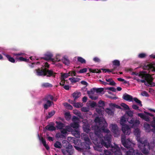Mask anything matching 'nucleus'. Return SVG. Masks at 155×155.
I'll use <instances>...</instances> for the list:
<instances>
[{"label": "nucleus", "instance_id": "ddd939ff", "mask_svg": "<svg viewBox=\"0 0 155 155\" xmlns=\"http://www.w3.org/2000/svg\"><path fill=\"white\" fill-rule=\"evenodd\" d=\"M45 56L41 58V59H43L45 60H51L53 61V59L52 58V54L51 53L47 54H45Z\"/></svg>", "mask_w": 155, "mask_h": 155}, {"label": "nucleus", "instance_id": "6ab92c4d", "mask_svg": "<svg viewBox=\"0 0 155 155\" xmlns=\"http://www.w3.org/2000/svg\"><path fill=\"white\" fill-rule=\"evenodd\" d=\"M5 55L9 61L13 63H15V59L11 57L10 55L8 54H5Z\"/></svg>", "mask_w": 155, "mask_h": 155}, {"label": "nucleus", "instance_id": "9d476101", "mask_svg": "<svg viewBox=\"0 0 155 155\" xmlns=\"http://www.w3.org/2000/svg\"><path fill=\"white\" fill-rule=\"evenodd\" d=\"M145 67L146 68H144L145 69L155 71V63H150L148 64Z\"/></svg>", "mask_w": 155, "mask_h": 155}, {"label": "nucleus", "instance_id": "69168bd1", "mask_svg": "<svg viewBox=\"0 0 155 155\" xmlns=\"http://www.w3.org/2000/svg\"><path fill=\"white\" fill-rule=\"evenodd\" d=\"M90 98L92 100H95L97 99L98 97L96 96L93 97L92 95H90Z\"/></svg>", "mask_w": 155, "mask_h": 155}, {"label": "nucleus", "instance_id": "a878e982", "mask_svg": "<svg viewBox=\"0 0 155 155\" xmlns=\"http://www.w3.org/2000/svg\"><path fill=\"white\" fill-rule=\"evenodd\" d=\"M70 72H68V73H65L63 74H61V80L63 81L66 78H68L70 76Z\"/></svg>", "mask_w": 155, "mask_h": 155}, {"label": "nucleus", "instance_id": "e2e57ef3", "mask_svg": "<svg viewBox=\"0 0 155 155\" xmlns=\"http://www.w3.org/2000/svg\"><path fill=\"white\" fill-rule=\"evenodd\" d=\"M137 115L138 116H139L142 119H143L144 116L145 115L144 114L142 113H138Z\"/></svg>", "mask_w": 155, "mask_h": 155}, {"label": "nucleus", "instance_id": "393cba45", "mask_svg": "<svg viewBox=\"0 0 155 155\" xmlns=\"http://www.w3.org/2000/svg\"><path fill=\"white\" fill-rule=\"evenodd\" d=\"M112 63L113 65L114 66V67H115V69H116V67H119L120 65V62L119 60H115L113 61L112 62Z\"/></svg>", "mask_w": 155, "mask_h": 155}, {"label": "nucleus", "instance_id": "a19ab883", "mask_svg": "<svg viewBox=\"0 0 155 155\" xmlns=\"http://www.w3.org/2000/svg\"><path fill=\"white\" fill-rule=\"evenodd\" d=\"M126 113L128 116V117H133V112L132 111L129 110L127 111Z\"/></svg>", "mask_w": 155, "mask_h": 155}, {"label": "nucleus", "instance_id": "0eeeda50", "mask_svg": "<svg viewBox=\"0 0 155 155\" xmlns=\"http://www.w3.org/2000/svg\"><path fill=\"white\" fill-rule=\"evenodd\" d=\"M45 73L46 75L48 77H51V76L54 77L56 73L54 72L52 70H48L45 68Z\"/></svg>", "mask_w": 155, "mask_h": 155}, {"label": "nucleus", "instance_id": "2f4dec72", "mask_svg": "<svg viewBox=\"0 0 155 155\" xmlns=\"http://www.w3.org/2000/svg\"><path fill=\"white\" fill-rule=\"evenodd\" d=\"M78 61L82 64H85L86 62L85 60L80 57H78L77 58Z\"/></svg>", "mask_w": 155, "mask_h": 155}, {"label": "nucleus", "instance_id": "6e6d98bb", "mask_svg": "<svg viewBox=\"0 0 155 155\" xmlns=\"http://www.w3.org/2000/svg\"><path fill=\"white\" fill-rule=\"evenodd\" d=\"M74 113L76 115L80 117V115L81 114V113L79 111H78V110H76L74 111Z\"/></svg>", "mask_w": 155, "mask_h": 155}, {"label": "nucleus", "instance_id": "7ed1b4c3", "mask_svg": "<svg viewBox=\"0 0 155 155\" xmlns=\"http://www.w3.org/2000/svg\"><path fill=\"white\" fill-rule=\"evenodd\" d=\"M126 122L125 118L123 116L120 120V124L122 125V130L124 134L129 135L130 133V129L128 125L125 124Z\"/></svg>", "mask_w": 155, "mask_h": 155}, {"label": "nucleus", "instance_id": "09e8293b", "mask_svg": "<svg viewBox=\"0 0 155 155\" xmlns=\"http://www.w3.org/2000/svg\"><path fill=\"white\" fill-rule=\"evenodd\" d=\"M98 104L100 105L101 107H104L105 106V103L104 101L100 100L98 102Z\"/></svg>", "mask_w": 155, "mask_h": 155}, {"label": "nucleus", "instance_id": "c03bdc74", "mask_svg": "<svg viewBox=\"0 0 155 155\" xmlns=\"http://www.w3.org/2000/svg\"><path fill=\"white\" fill-rule=\"evenodd\" d=\"M146 56L147 55L146 54L144 53H141L140 54L138 55V57L140 58H145Z\"/></svg>", "mask_w": 155, "mask_h": 155}, {"label": "nucleus", "instance_id": "bf43d9fd", "mask_svg": "<svg viewBox=\"0 0 155 155\" xmlns=\"http://www.w3.org/2000/svg\"><path fill=\"white\" fill-rule=\"evenodd\" d=\"M74 147L76 149L78 150L79 151H83L82 149L81 148V147H79L77 146H74Z\"/></svg>", "mask_w": 155, "mask_h": 155}, {"label": "nucleus", "instance_id": "473e14b6", "mask_svg": "<svg viewBox=\"0 0 155 155\" xmlns=\"http://www.w3.org/2000/svg\"><path fill=\"white\" fill-rule=\"evenodd\" d=\"M54 146L56 148H61V144L60 142L57 141L54 143Z\"/></svg>", "mask_w": 155, "mask_h": 155}, {"label": "nucleus", "instance_id": "0e129e2a", "mask_svg": "<svg viewBox=\"0 0 155 155\" xmlns=\"http://www.w3.org/2000/svg\"><path fill=\"white\" fill-rule=\"evenodd\" d=\"M96 111L99 114H102L103 112L101 109L99 108H96Z\"/></svg>", "mask_w": 155, "mask_h": 155}, {"label": "nucleus", "instance_id": "13d9d810", "mask_svg": "<svg viewBox=\"0 0 155 155\" xmlns=\"http://www.w3.org/2000/svg\"><path fill=\"white\" fill-rule=\"evenodd\" d=\"M69 72H71L70 73V75L71 76L73 75L74 76H76V73L75 71H70Z\"/></svg>", "mask_w": 155, "mask_h": 155}, {"label": "nucleus", "instance_id": "79ce46f5", "mask_svg": "<svg viewBox=\"0 0 155 155\" xmlns=\"http://www.w3.org/2000/svg\"><path fill=\"white\" fill-rule=\"evenodd\" d=\"M109 105L111 107H115L119 109L120 108V106L118 105L113 104L112 103L110 104Z\"/></svg>", "mask_w": 155, "mask_h": 155}, {"label": "nucleus", "instance_id": "6e6552de", "mask_svg": "<svg viewBox=\"0 0 155 155\" xmlns=\"http://www.w3.org/2000/svg\"><path fill=\"white\" fill-rule=\"evenodd\" d=\"M53 97L51 95H47L45 96L43 98V101L46 102H53L52 101L53 100Z\"/></svg>", "mask_w": 155, "mask_h": 155}, {"label": "nucleus", "instance_id": "de8ad7c7", "mask_svg": "<svg viewBox=\"0 0 155 155\" xmlns=\"http://www.w3.org/2000/svg\"><path fill=\"white\" fill-rule=\"evenodd\" d=\"M87 71V68H84L83 69L80 70L79 71H77V72L79 73H85Z\"/></svg>", "mask_w": 155, "mask_h": 155}, {"label": "nucleus", "instance_id": "4c0bfd02", "mask_svg": "<svg viewBox=\"0 0 155 155\" xmlns=\"http://www.w3.org/2000/svg\"><path fill=\"white\" fill-rule=\"evenodd\" d=\"M82 104L79 102L75 103L74 104V106L77 108L81 107L82 106Z\"/></svg>", "mask_w": 155, "mask_h": 155}, {"label": "nucleus", "instance_id": "c756f323", "mask_svg": "<svg viewBox=\"0 0 155 155\" xmlns=\"http://www.w3.org/2000/svg\"><path fill=\"white\" fill-rule=\"evenodd\" d=\"M71 83H75L76 82H78L80 80V79L78 78H72L69 79Z\"/></svg>", "mask_w": 155, "mask_h": 155}, {"label": "nucleus", "instance_id": "37998d69", "mask_svg": "<svg viewBox=\"0 0 155 155\" xmlns=\"http://www.w3.org/2000/svg\"><path fill=\"white\" fill-rule=\"evenodd\" d=\"M121 106L126 110H128L129 109V106L125 104L122 103L121 104Z\"/></svg>", "mask_w": 155, "mask_h": 155}, {"label": "nucleus", "instance_id": "052dcab7", "mask_svg": "<svg viewBox=\"0 0 155 155\" xmlns=\"http://www.w3.org/2000/svg\"><path fill=\"white\" fill-rule=\"evenodd\" d=\"M93 61L95 62H99L100 61V60L98 57H94L93 59Z\"/></svg>", "mask_w": 155, "mask_h": 155}, {"label": "nucleus", "instance_id": "58836bf2", "mask_svg": "<svg viewBox=\"0 0 155 155\" xmlns=\"http://www.w3.org/2000/svg\"><path fill=\"white\" fill-rule=\"evenodd\" d=\"M133 99H134V101L137 103L139 104V105L140 106H142V104L141 103V102L136 97H135L134 98H133Z\"/></svg>", "mask_w": 155, "mask_h": 155}, {"label": "nucleus", "instance_id": "412c9836", "mask_svg": "<svg viewBox=\"0 0 155 155\" xmlns=\"http://www.w3.org/2000/svg\"><path fill=\"white\" fill-rule=\"evenodd\" d=\"M41 86L44 88L51 87L53 85L52 84L48 83H42L41 84Z\"/></svg>", "mask_w": 155, "mask_h": 155}, {"label": "nucleus", "instance_id": "e433bc0d", "mask_svg": "<svg viewBox=\"0 0 155 155\" xmlns=\"http://www.w3.org/2000/svg\"><path fill=\"white\" fill-rule=\"evenodd\" d=\"M115 70V67H114V69H111V70H110L109 69H102L103 71L104 72H105V73H106V72H112L113 70Z\"/></svg>", "mask_w": 155, "mask_h": 155}, {"label": "nucleus", "instance_id": "338daca9", "mask_svg": "<svg viewBox=\"0 0 155 155\" xmlns=\"http://www.w3.org/2000/svg\"><path fill=\"white\" fill-rule=\"evenodd\" d=\"M87 94L90 97V95H92V94H93V91L92 90H91V91H87Z\"/></svg>", "mask_w": 155, "mask_h": 155}, {"label": "nucleus", "instance_id": "864d4df0", "mask_svg": "<svg viewBox=\"0 0 155 155\" xmlns=\"http://www.w3.org/2000/svg\"><path fill=\"white\" fill-rule=\"evenodd\" d=\"M141 94L143 96L148 97L149 96V95L147 92L145 91L142 92L141 93Z\"/></svg>", "mask_w": 155, "mask_h": 155}, {"label": "nucleus", "instance_id": "680f3d73", "mask_svg": "<svg viewBox=\"0 0 155 155\" xmlns=\"http://www.w3.org/2000/svg\"><path fill=\"white\" fill-rule=\"evenodd\" d=\"M107 89L110 90L113 92H115L116 91V89L114 87H109L107 88Z\"/></svg>", "mask_w": 155, "mask_h": 155}, {"label": "nucleus", "instance_id": "3c124183", "mask_svg": "<svg viewBox=\"0 0 155 155\" xmlns=\"http://www.w3.org/2000/svg\"><path fill=\"white\" fill-rule=\"evenodd\" d=\"M84 132L87 133H89L91 131L90 129L87 127H84Z\"/></svg>", "mask_w": 155, "mask_h": 155}, {"label": "nucleus", "instance_id": "2eb2a0df", "mask_svg": "<svg viewBox=\"0 0 155 155\" xmlns=\"http://www.w3.org/2000/svg\"><path fill=\"white\" fill-rule=\"evenodd\" d=\"M146 78L147 79H148V78H150L149 85H150L151 87L155 86V83L153 82V78L151 75L150 74V75L147 76Z\"/></svg>", "mask_w": 155, "mask_h": 155}, {"label": "nucleus", "instance_id": "5fc2aeb1", "mask_svg": "<svg viewBox=\"0 0 155 155\" xmlns=\"http://www.w3.org/2000/svg\"><path fill=\"white\" fill-rule=\"evenodd\" d=\"M150 118L149 116H147L145 115L143 119L146 121L148 122L150 120Z\"/></svg>", "mask_w": 155, "mask_h": 155}, {"label": "nucleus", "instance_id": "72a5a7b5", "mask_svg": "<svg viewBox=\"0 0 155 155\" xmlns=\"http://www.w3.org/2000/svg\"><path fill=\"white\" fill-rule=\"evenodd\" d=\"M89 70L90 72L93 73H100L101 72V71L98 69L93 70L91 68H89Z\"/></svg>", "mask_w": 155, "mask_h": 155}, {"label": "nucleus", "instance_id": "9b49d317", "mask_svg": "<svg viewBox=\"0 0 155 155\" xmlns=\"http://www.w3.org/2000/svg\"><path fill=\"white\" fill-rule=\"evenodd\" d=\"M123 98L127 101H133V97L132 96L126 93L124 94L122 97Z\"/></svg>", "mask_w": 155, "mask_h": 155}, {"label": "nucleus", "instance_id": "f3484780", "mask_svg": "<svg viewBox=\"0 0 155 155\" xmlns=\"http://www.w3.org/2000/svg\"><path fill=\"white\" fill-rule=\"evenodd\" d=\"M82 138L84 141V142L91 143L90 141V139L88 137V135L86 134H83L82 136Z\"/></svg>", "mask_w": 155, "mask_h": 155}, {"label": "nucleus", "instance_id": "8fccbe9b", "mask_svg": "<svg viewBox=\"0 0 155 155\" xmlns=\"http://www.w3.org/2000/svg\"><path fill=\"white\" fill-rule=\"evenodd\" d=\"M104 90V89L103 88H99L96 89V92L97 93H101Z\"/></svg>", "mask_w": 155, "mask_h": 155}, {"label": "nucleus", "instance_id": "f03ea898", "mask_svg": "<svg viewBox=\"0 0 155 155\" xmlns=\"http://www.w3.org/2000/svg\"><path fill=\"white\" fill-rule=\"evenodd\" d=\"M138 141L139 148L141 150L143 154L147 155L150 150V146L147 140H144L143 141L141 138H139Z\"/></svg>", "mask_w": 155, "mask_h": 155}, {"label": "nucleus", "instance_id": "4468645a", "mask_svg": "<svg viewBox=\"0 0 155 155\" xmlns=\"http://www.w3.org/2000/svg\"><path fill=\"white\" fill-rule=\"evenodd\" d=\"M74 98V101L76 100L81 96V93L80 92L75 91L72 94Z\"/></svg>", "mask_w": 155, "mask_h": 155}, {"label": "nucleus", "instance_id": "774afa93", "mask_svg": "<svg viewBox=\"0 0 155 155\" xmlns=\"http://www.w3.org/2000/svg\"><path fill=\"white\" fill-rule=\"evenodd\" d=\"M132 108L135 110H137L139 108V107L135 104H133L132 106Z\"/></svg>", "mask_w": 155, "mask_h": 155}, {"label": "nucleus", "instance_id": "dca6fc26", "mask_svg": "<svg viewBox=\"0 0 155 155\" xmlns=\"http://www.w3.org/2000/svg\"><path fill=\"white\" fill-rule=\"evenodd\" d=\"M15 59L16 60H17L19 61H25L26 62H28L29 61V59H27L22 57H19L18 56L16 57L15 58Z\"/></svg>", "mask_w": 155, "mask_h": 155}, {"label": "nucleus", "instance_id": "4d7b16f0", "mask_svg": "<svg viewBox=\"0 0 155 155\" xmlns=\"http://www.w3.org/2000/svg\"><path fill=\"white\" fill-rule=\"evenodd\" d=\"M61 133L64 134H65L67 132V129H63L61 130Z\"/></svg>", "mask_w": 155, "mask_h": 155}, {"label": "nucleus", "instance_id": "20e7f679", "mask_svg": "<svg viewBox=\"0 0 155 155\" xmlns=\"http://www.w3.org/2000/svg\"><path fill=\"white\" fill-rule=\"evenodd\" d=\"M127 121L130 124H132V127L133 128H135L137 127L140 124V121L139 120H135L134 118L133 117H128Z\"/></svg>", "mask_w": 155, "mask_h": 155}, {"label": "nucleus", "instance_id": "c85d7f7f", "mask_svg": "<svg viewBox=\"0 0 155 155\" xmlns=\"http://www.w3.org/2000/svg\"><path fill=\"white\" fill-rule=\"evenodd\" d=\"M62 62L65 65H68L70 63L69 60L65 57H64L61 60Z\"/></svg>", "mask_w": 155, "mask_h": 155}, {"label": "nucleus", "instance_id": "7c9ffc66", "mask_svg": "<svg viewBox=\"0 0 155 155\" xmlns=\"http://www.w3.org/2000/svg\"><path fill=\"white\" fill-rule=\"evenodd\" d=\"M148 75H150L149 74H146L144 75V78L145 79L146 81H147L146 82L145 81V82H144V84L146 86H149V84H150V78H148L147 79L146 78L147 76Z\"/></svg>", "mask_w": 155, "mask_h": 155}, {"label": "nucleus", "instance_id": "603ef678", "mask_svg": "<svg viewBox=\"0 0 155 155\" xmlns=\"http://www.w3.org/2000/svg\"><path fill=\"white\" fill-rule=\"evenodd\" d=\"M79 120V118L75 116H73V118H72V121L73 122H76V121L78 120Z\"/></svg>", "mask_w": 155, "mask_h": 155}, {"label": "nucleus", "instance_id": "b1692460", "mask_svg": "<svg viewBox=\"0 0 155 155\" xmlns=\"http://www.w3.org/2000/svg\"><path fill=\"white\" fill-rule=\"evenodd\" d=\"M55 113L54 110H52L48 113V115L46 116V118L47 119H49L53 116Z\"/></svg>", "mask_w": 155, "mask_h": 155}, {"label": "nucleus", "instance_id": "49530a36", "mask_svg": "<svg viewBox=\"0 0 155 155\" xmlns=\"http://www.w3.org/2000/svg\"><path fill=\"white\" fill-rule=\"evenodd\" d=\"M106 111L109 115H112L113 113L112 110L109 108H107L106 110Z\"/></svg>", "mask_w": 155, "mask_h": 155}, {"label": "nucleus", "instance_id": "39448f33", "mask_svg": "<svg viewBox=\"0 0 155 155\" xmlns=\"http://www.w3.org/2000/svg\"><path fill=\"white\" fill-rule=\"evenodd\" d=\"M45 68L42 67L35 70L36 71V74L39 76H45L46 75L45 73Z\"/></svg>", "mask_w": 155, "mask_h": 155}, {"label": "nucleus", "instance_id": "cd10ccee", "mask_svg": "<svg viewBox=\"0 0 155 155\" xmlns=\"http://www.w3.org/2000/svg\"><path fill=\"white\" fill-rule=\"evenodd\" d=\"M70 126L71 127L74 128H78L79 127V124L76 122H74L70 124Z\"/></svg>", "mask_w": 155, "mask_h": 155}, {"label": "nucleus", "instance_id": "bb28decb", "mask_svg": "<svg viewBox=\"0 0 155 155\" xmlns=\"http://www.w3.org/2000/svg\"><path fill=\"white\" fill-rule=\"evenodd\" d=\"M64 116L66 119L67 120H70L71 117V116L69 112H65L64 114Z\"/></svg>", "mask_w": 155, "mask_h": 155}, {"label": "nucleus", "instance_id": "aec40b11", "mask_svg": "<svg viewBox=\"0 0 155 155\" xmlns=\"http://www.w3.org/2000/svg\"><path fill=\"white\" fill-rule=\"evenodd\" d=\"M52 104H53V102H46V103L44 104L43 107L45 110H47L49 107H51Z\"/></svg>", "mask_w": 155, "mask_h": 155}, {"label": "nucleus", "instance_id": "423d86ee", "mask_svg": "<svg viewBox=\"0 0 155 155\" xmlns=\"http://www.w3.org/2000/svg\"><path fill=\"white\" fill-rule=\"evenodd\" d=\"M111 131L114 134L115 137H117L119 134L118 127L116 124L112 125Z\"/></svg>", "mask_w": 155, "mask_h": 155}, {"label": "nucleus", "instance_id": "f8f14e48", "mask_svg": "<svg viewBox=\"0 0 155 155\" xmlns=\"http://www.w3.org/2000/svg\"><path fill=\"white\" fill-rule=\"evenodd\" d=\"M55 123L56 124V127L57 129L61 130L65 126V124L60 121H56Z\"/></svg>", "mask_w": 155, "mask_h": 155}, {"label": "nucleus", "instance_id": "ea45409f", "mask_svg": "<svg viewBox=\"0 0 155 155\" xmlns=\"http://www.w3.org/2000/svg\"><path fill=\"white\" fill-rule=\"evenodd\" d=\"M115 155H122V153L120 149H117L114 151Z\"/></svg>", "mask_w": 155, "mask_h": 155}, {"label": "nucleus", "instance_id": "c9c22d12", "mask_svg": "<svg viewBox=\"0 0 155 155\" xmlns=\"http://www.w3.org/2000/svg\"><path fill=\"white\" fill-rule=\"evenodd\" d=\"M64 106L68 109L71 110L73 109V107L72 106L68 103H65L64 104Z\"/></svg>", "mask_w": 155, "mask_h": 155}, {"label": "nucleus", "instance_id": "5701e85b", "mask_svg": "<svg viewBox=\"0 0 155 155\" xmlns=\"http://www.w3.org/2000/svg\"><path fill=\"white\" fill-rule=\"evenodd\" d=\"M72 134L74 136L77 138H79L80 137V132L78 130H75L74 131H73Z\"/></svg>", "mask_w": 155, "mask_h": 155}, {"label": "nucleus", "instance_id": "1a4fd4ad", "mask_svg": "<svg viewBox=\"0 0 155 155\" xmlns=\"http://www.w3.org/2000/svg\"><path fill=\"white\" fill-rule=\"evenodd\" d=\"M91 143L83 142L81 144V147L82 149L84 151L86 150H89L90 149V144Z\"/></svg>", "mask_w": 155, "mask_h": 155}, {"label": "nucleus", "instance_id": "a211bd4d", "mask_svg": "<svg viewBox=\"0 0 155 155\" xmlns=\"http://www.w3.org/2000/svg\"><path fill=\"white\" fill-rule=\"evenodd\" d=\"M46 129L50 131H53L56 130V128L54 126L51 125H47L45 127Z\"/></svg>", "mask_w": 155, "mask_h": 155}, {"label": "nucleus", "instance_id": "f257e3e1", "mask_svg": "<svg viewBox=\"0 0 155 155\" xmlns=\"http://www.w3.org/2000/svg\"><path fill=\"white\" fill-rule=\"evenodd\" d=\"M121 142L122 145L128 149L130 148L129 150L127 152L126 155H143L138 150H135L131 147L133 144L129 139H126L125 135H122L121 136Z\"/></svg>", "mask_w": 155, "mask_h": 155}, {"label": "nucleus", "instance_id": "a18cd8bd", "mask_svg": "<svg viewBox=\"0 0 155 155\" xmlns=\"http://www.w3.org/2000/svg\"><path fill=\"white\" fill-rule=\"evenodd\" d=\"M66 150H67V152L68 154H72L74 152V150L73 149H68V148H66Z\"/></svg>", "mask_w": 155, "mask_h": 155}, {"label": "nucleus", "instance_id": "f704fd0d", "mask_svg": "<svg viewBox=\"0 0 155 155\" xmlns=\"http://www.w3.org/2000/svg\"><path fill=\"white\" fill-rule=\"evenodd\" d=\"M134 135L137 137H139L140 134V130L138 128L135 129L134 131Z\"/></svg>", "mask_w": 155, "mask_h": 155}, {"label": "nucleus", "instance_id": "4be33fe9", "mask_svg": "<svg viewBox=\"0 0 155 155\" xmlns=\"http://www.w3.org/2000/svg\"><path fill=\"white\" fill-rule=\"evenodd\" d=\"M144 127L147 132H150V126L149 124L145 123L144 124Z\"/></svg>", "mask_w": 155, "mask_h": 155}]
</instances>
